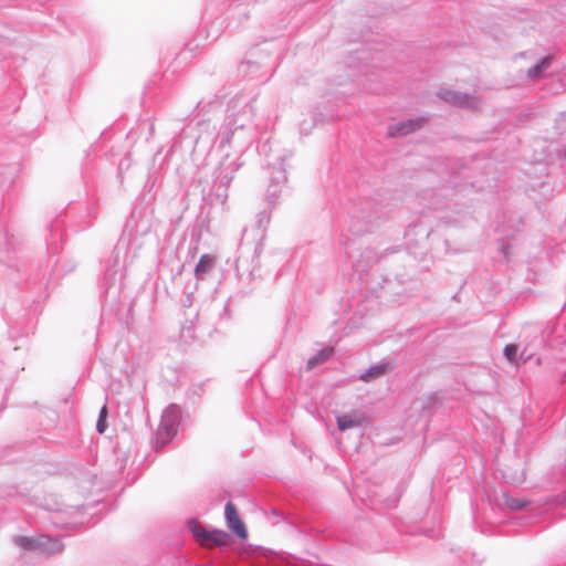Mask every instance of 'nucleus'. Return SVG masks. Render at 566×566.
Returning a JSON list of instances; mask_svg holds the SVG:
<instances>
[{
	"instance_id": "nucleus-46",
	"label": "nucleus",
	"mask_w": 566,
	"mask_h": 566,
	"mask_svg": "<svg viewBox=\"0 0 566 566\" xmlns=\"http://www.w3.org/2000/svg\"><path fill=\"white\" fill-rule=\"evenodd\" d=\"M135 135V132L134 130H130L128 132L126 135H125V138L128 139L130 137H133Z\"/></svg>"
},
{
	"instance_id": "nucleus-4",
	"label": "nucleus",
	"mask_w": 566,
	"mask_h": 566,
	"mask_svg": "<svg viewBox=\"0 0 566 566\" xmlns=\"http://www.w3.org/2000/svg\"><path fill=\"white\" fill-rule=\"evenodd\" d=\"M230 300L231 297H228L227 301L221 302L213 298L201 306L195 315L196 322L192 319L187 321L186 324L181 326V337L185 339H196L197 335L195 332L197 329L207 332V334L211 336V334L219 328L227 326L231 319V311L229 308Z\"/></svg>"
},
{
	"instance_id": "nucleus-12",
	"label": "nucleus",
	"mask_w": 566,
	"mask_h": 566,
	"mask_svg": "<svg viewBox=\"0 0 566 566\" xmlns=\"http://www.w3.org/2000/svg\"><path fill=\"white\" fill-rule=\"evenodd\" d=\"M438 97L446 103L463 108H476L479 99L468 93L441 88L438 92Z\"/></svg>"
},
{
	"instance_id": "nucleus-43",
	"label": "nucleus",
	"mask_w": 566,
	"mask_h": 566,
	"mask_svg": "<svg viewBox=\"0 0 566 566\" xmlns=\"http://www.w3.org/2000/svg\"><path fill=\"white\" fill-rule=\"evenodd\" d=\"M185 50H188V51H193V46H192V43L189 42V43H186L185 44Z\"/></svg>"
},
{
	"instance_id": "nucleus-7",
	"label": "nucleus",
	"mask_w": 566,
	"mask_h": 566,
	"mask_svg": "<svg viewBox=\"0 0 566 566\" xmlns=\"http://www.w3.org/2000/svg\"><path fill=\"white\" fill-rule=\"evenodd\" d=\"M181 408L176 403H170L163 411L161 419L156 430L151 443L156 452H160L177 436L178 427L181 423Z\"/></svg>"
},
{
	"instance_id": "nucleus-1",
	"label": "nucleus",
	"mask_w": 566,
	"mask_h": 566,
	"mask_svg": "<svg viewBox=\"0 0 566 566\" xmlns=\"http://www.w3.org/2000/svg\"><path fill=\"white\" fill-rule=\"evenodd\" d=\"M154 216L145 207H134L127 217L123 231L109 258L105 262V271L101 283L102 311H114L122 293L123 270L127 261L137 258L150 233Z\"/></svg>"
},
{
	"instance_id": "nucleus-19",
	"label": "nucleus",
	"mask_w": 566,
	"mask_h": 566,
	"mask_svg": "<svg viewBox=\"0 0 566 566\" xmlns=\"http://www.w3.org/2000/svg\"><path fill=\"white\" fill-rule=\"evenodd\" d=\"M421 199L428 200V202L423 205V208L428 210H439L447 207L440 191L436 189L423 190L421 192Z\"/></svg>"
},
{
	"instance_id": "nucleus-26",
	"label": "nucleus",
	"mask_w": 566,
	"mask_h": 566,
	"mask_svg": "<svg viewBox=\"0 0 566 566\" xmlns=\"http://www.w3.org/2000/svg\"><path fill=\"white\" fill-rule=\"evenodd\" d=\"M504 505L511 511H518L528 505V501L525 499L514 497L507 493L503 494Z\"/></svg>"
},
{
	"instance_id": "nucleus-8",
	"label": "nucleus",
	"mask_w": 566,
	"mask_h": 566,
	"mask_svg": "<svg viewBox=\"0 0 566 566\" xmlns=\"http://www.w3.org/2000/svg\"><path fill=\"white\" fill-rule=\"evenodd\" d=\"M281 36V20H277L276 22L265 20L263 23V33L259 35L258 41L249 50V56L258 57L260 53H265L266 56L275 53L280 56L283 53L280 42Z\"/></svg>"
},
{
	"instance_id": "nucleus-39",
	"label": "nucleus",
	"mask_w": 566,
	"mask_h": 566,
	"mask_svg": "<svg viewBox=\"0 0 566 566\" xmlns=\"http://www.w3.org/2000/svg\"><path fill=\"white\" fill-rule=\"evenodd\" d=\"M500 251H501V253L503 254L504 258L507 256V254H509V245L505 244V242L503 240H501V243H500Z\"/></svg>"
},
{
	"instance_id": "nucleus-48",
	"label": "nucleus",
	"mask_w": 566,
	"mask_h": 566,
	"mask_svg": "<svg viewBox=\"0 0 566 566\" xmlns=\"http://www.w3.org/2000/svg\"><path fill=\"white\" fill-rule=\"evenodd\" d=\"M158 157H159V153H157L155 156H154V163H156L158 160Z\"/></svg>"
},
{
	"instance_id": "nucleus-50",
	"label": "nucleus",
	"mask_w": 566,
	"mask_h": 566,
	"mask_svg": "<svg viewBox=\"0 0 566 566\" xmlns=\"http://www.w3.org/2000/svg\"><path fill=\"white\" fill-rule=\"evenodd\" d=\"M273 514H279V511L274 509Z\"/></svg>"
},
{
	"instance_id": "nucleus-31",
	"label": "nucleus",
	"mask_w": 566,
	"mask_h": 566,
	"mask_svg": "<svg viewBox=\"0 0 566 566\" xmlns=\"http://www.w3.org/2000/svg\"><path fill=\"white\" fill-rule=\"evenodd\" d=\"M417 230L423 234L424 239H428L430 237V230H428L421 223H413L407 228L405 233L406 238L410 241V237L415 234Z\"/></svg>"
},
{
	"instance_id": "nucleus-23",
	"label": "nucleus",
	"mask_w": 566,
	"mask_h": 566,
	"mask_svg": "<svg viewBox=\"0 0 566 566\" xmlns=\"http://www.w3.org/2000/svg\"><path fill=\"white\" fill-rule=\"evenodd\" d=\"M336 422H337L338 430L344 432L352 428L361 426L364 422V419L356 417V416L345 413V415L337 416Z\"/></svg>"
},
{
	"instance_id": "nucleus-16",
	"label": "nucleus",
	"mask_w": 566,
	"mask_h": 566,
	"mask_svg": "<svg viewBox=\"0 0 566 566\" xmlns=\"http://www.w3.org/2000/svg\"><path fill=\"white\" fill-rule=\"evenodd\" d=\"M217 265V258L213 254L205 253L200 256L195 266L197 281H205L212 276Z\"/></svg>"
},
{
	"instance_id": "nucleus-14",
	"label": "nucleus",
	"mask_w": 566,
	"mask_h": 566,
	"mask_svg": "<svg viewBox=\"0 0 566 566\" xmlns=\"http://www.w3.org/2000/svg\"><path fill=\"white\" fill-rule=\"evenodd\" d=\"M222 105V102L218 95H213L209 98H202L200 99L195 108L196 116L201 117L198 119L197 125L200 127L207 126L210 122V118H206V115L209 113L219 109Z\"/></svg>"
},
{
	"instance_id": "nucleus-34",
	"label": "nucleus",
	"mask_w": 566,
	"mask_h": 566,
	"mask_svg": "<svg viewBox=\"0 0 566 566\" xmlns=\"http://www.w3.org/2000/svg\"><path fill=\"white\" fill-rule=\"evenodd\" d=\"M82 178L87 187H90V188L96 187L97 181L95 180L94 176L87 168H85L82 171Z\"/></svg>"
},
{
	"instance_id": "nucleus-10",
	"label": "nucleus",
	"mask_w": 566,
	"mask_h": 566,
	"mask_svg": "<svg viewBox=\"0 0 566 566\" xmlns=\"http://www.w3.org/2000/svg\"><path fill=\"white\" fill-rule=\"evenodd\" d=\"M187 527L195 538L209 541L219 547L226 546L231 542L229 533L218 528H200V523L195 517L187 521Z\"/></svg>"
},
{
	"instance_id": "nucleus-41",
	"label": "nucleus",
	"mask_w": 566,
	"mask_h": 566,
	"mask_svg": "<svg viewBox=\"0 0 566 566\" xmlns=\"http://www.w3.org/2000/svg\"><path fill=\"white\" fill-rule=\"evenodd\" d=\"M106 155L109 156L111 158H113L117 155V153H115V150H114V146H112L109 148V150H107Z\"/></svg>"
},
{
	"instance_id": "nucleus-6",
	"label": "nucleus",
	"mask_w": 566,
	"mask_h": 566,
	"mask_svg": "<svg viewBox=\"0 0 566 566\" xmlns=\"http://www.w3.org/2000/svg\"><path fill=\"white\" fill-rule=\"evenodd\" d=\"M380 218L378 203L374 199H359L348 203L346 219L348 230L355 235L371 231L374 223Z\"/></svg>"
},
{
	"instance_id": "nucleus-11",
	"label": "nucleus",
	"mask_w": 566,
	"mask_h": 566,
	"mask_svg": "<svg viewBox=\"0 0 566 566\" xmlns=\"http://www.w3.org/2000/svg\"><path fill=\"white\" fill-rule=\"evenodd\" d=\"M224 517L228 528L239 539L245 541L248 538V530L240 517L239 511L234 503L228 501L224 505Z\"/></svg>"
},
{
	"instance_id": "nucleus-24",
	"label": "nucleus",
	"mask_w": 566,
	"mask_h": 566,
	"mask_svg": "<svg viewBox=\"0 0 566 566\" xmlns=\"http://www.w3.org/2000/svg\"><path fill=\"white\" fill-rule=\"evenodd\" d=\"M334 353L333 347H324L311 356L306 361V369L311 370L316 366L325 363Z\"/></svg>"
},
{
	"instance_id": "nucleus-49",
	"label": "nucleus",
	"mask_w": 566,
	"mask_h": 566,
	"mask_svg": "<svg viewBox=\"0 0 566 566\" xmlns=\"http://www.w3.org/2000/svg\"><path fill=\"white\" fill-rule=\"evenodd\" d=\"M122 138H123V135H122V134H119V135L117 136V139H118V140H120Z\"/></svg>"
},
{
	"instance_id": "nucleus-5",
	"label": "nucleus",
	"mask_w": 566,
	"mask_h": 566,
	"mask_svg": "<svg viewBox=\"0 0 566 566\" xmlns=\"http://www.w3.org/2000/svg\"><path fill=\"white\" fill-rule=\"evenodd\" d=\"M243 166L239 158L232 159L226 154L213 172L212 185L202 199L208 205H226L229 197V187L234 179L235 172Z\"/></svg>"
},
{
	"instance_id": "nucleus-44",
	"label": "nucleus",
	"mask_w": 566,
	"mask_h": 566,
	"mask_svg": "<svg viewBox=\"0 0 566 566\" xmlns=\"http://www.w3.org/2000/svg\"><path fill=\"white\" fill-rule=\"evenodd\" d=\"M167 159H168V154H167V155H165V156L161 158L160 164H159V168H161V167H163V165L167 161Z\"/></svg>"
},
{
	"instance_id": "nucleus-53",
	"label": "nucleus",
	"mask_w": 566,
	"mask_h": 566,
	"mask_svg": "<svg viewBox=\"0 0 566 566\" xmlns=\"http://www.w3.org/2000/svg\"><path fill=\"white\" fill-rule=\"evenodd\" d=\"M287 555H289V554H287V553L285 552V553H284V556H285V560L287 559Z\"/></svg>"
},
{
	"instance_id": "nucleus-35",
	"label": "nucleus",
	"mask_w": 566,
	"mask_h": 566,
	"mask_svg": "<svg viewBox=\"0 0 566 566\" xmlns=\"http://www.w3.org/2000/svg\"><path fill=\"white\" fill-rule=\"evenodd\" d=\"M145 127L147 128V132L144 134V138L145 140H148L154 135L155 125L151 122L145 120L139 125L138 129L142 130Z\"/></svg>"
},
{
	"instance_id": "nucleus-17",
	"label": "nucleus",
	"mask_w": 566,
	"mask_h": 566,
	"mask_svg": "<svg viewBox=\"0 0 566 566\" xmlns=\"http://www.w3.org/2000/svg\"><path fill=\"white\" fill-rule=\"evenodd\" d=\"M392 367L394 366L388 360L382 359L378 364L370 366L363 374H360L359 379L365 382H371L382 377L386 373L391 370Z\"/></svg>"
},
{
	"instance_id": "nucleus-22",
	"label": "nucleus",
	"mask_w": 566,
	"mask_h": 566,
	"mask_svg": "<svg viewBox=\"0 0 566 566\" xmlns=\"http://www.w3.org/2000/svg\"><path fill=\"white\" fill-rule=\"evenodd\" d=\"M553 61L552 55H545L538 59V61L527 70V76L531 80H535L537 77H541L542 74L549 67L551 63Z\"/></svg>"
},
{
	"instance_id": "nucleus-25",
	"label": "nucleus",
	"mask_w": 566,
	"mask_h": 566,
	"mask_svg": "<svg viewBox=\"0 0 566 566\" xmlns=\"http://www.w3.org/2000/svg\"><path fill=\"white\" fill-rule=\"evenodd\" d=\"M15 543L25 551H39L41 545V536H17Z\"/></svg>"
},
{
	"instance_id": "nucleus-18",
	"label": "nucleus",
	"mask_w": 566,
	"mask_h": 566,
	"mask_svg": "<svg viewBox=\"0 0 566 566\" xmlns=\"http://www.w3.org/2000/svg\"><path fill=\"white\" fill-rule=\"evenodd\" d=\"M50 239L46 244L53 253L57 252V245L64 240V232L60 218H55L49 224Z\"/></svg>"
},
{
	"instance_id": "nucleus-37",
	"label": "nucleus",
	"mask_w": 566,
	"mask_h": 566,
	"mask_svg": "<svg viewBox=\"0 0 566 566\" xmlns=\"http://www.w3.org/2000/svg\"><path fill=\"white\" fill-rule=\"evenodd\" d=\"M159 176L157 175V171H154V172H150L149 176H148V179H147V182L146 185L150 187V189L157 184L159 182Z\"/></svg>"
},
{
	"instance_id": "nucleus-47",
	"label": "nucleus",
	"mask_w": 566,
	"mask_h": 566,
	"mask_svg": "<svg viewBox=\"0 0 566 566\" xmlns=\"http://www.w3.org/2000/svg\"><path fill=\"white\" fill-rule=\"evenodd\" d=\"M74 207L70 206L66 210V214L67 216H71L72 211H73Z\"/></svg>"
},
{
	"instance_id": "nucleus-32",
	"label": "nucleus",
	"mask_w": 566,
	"mask_h": 566,
	"mask_svg": "<svg viewBox=\"0 0 566 566\" xmlns=\"http://www.w3.org/2000/svg\"><path fill=\"white\" fill-rule=\"evenodd\" d=\"M132 158L128 154H126L119 161L117 167V176L123 180L124 174L132 166Z\"/></svg>"
},
{
	"instance_id": "nucleus-27",
	"label": "nucleus",
	"mask_w": 566,
	"mask_h": 566,
	"mask_svg": "<svg viewBox=\"0 0 566 566\" xmlns=\"http://www.w3.org/2000/svg\"><path fill=\"white\" fill-rule=\"evenodd\" d=\"M274 210H270L268 206H265L258 214H256V228L262 232L266 230L271 222V216Z\"/></svg>"
},
{
	"instance_id": "nucleus-52",
	"label": "nucleus",
	"mask_w": 566,
	"mask_h": 566,
	"mask_svg": "<svg viewBox=\"0 0 566 566\" xmlns=\"http://www.w3.org/2000/svg\"><path fill=\"white\" fill-rule=\"evenodd\" d=\"M564 158L566 159V147H565V150H564Z\"/></svg>"
},
{
	"instance_id": "nucleus-51",
	"label": "nucleus",
	"mask_w": 566,
	"mask_h": 566,
	"mask_svg": "<svg viewBox=\"0 0 566 566\" xmlns=\"http://www.w3.org/2000/svg\"><path fill=\"white\" fill-rule=\"evenodd\" d=\"M536 361H537V364H541V358H539V357H537V358H536Z\"/></svg>"
},
{
	"instance_id": "nucleus-15",
	"label": "nucleus",
	"mask_w": 566,
	"mask_h": 566,
	"mask_svg": "<svg viewBox=\"0 0 566 566\" xmlns=\"http://www.w3.org/2000/svg\"><path fill=\"white\" fill-rule=\"evenodd\" d=\"M424 117H416V118H409L406 120H401L399 123L392 124L388 126V135L390 137H402L407 136L419 128H421L422 124L424 123Z\"/></svg>"
},
{
	"instance_id": "nucleus-21",
	"label": "nucleus",
	"mask_w": 566,
	"mask_h": 566,
	"mask_svg": "<svg viewBox=\"0 0 566 566\" xmlns=\"http://www.w3.org/2000/svg\"><path fill=\"white\" fill-rule=\"evenodd\" d=\"M64 544L59 537L41 536L40 552L46 555H53L62 552Z\"/></svg>"
},
{
	"instance_id": "nucleus-3",
	"label": "nucleus",
	"mask_w": 566,
	"mask_h": 566,
	"mask_svg": "<svg viewBox=\"0 0 566 566\" xmlns=\"http://www.w3.org/2000/svg\"><path fill=\"white\" fill-rule=\"evenodd\" d=\"M272 146L271 140L261 146V154L265 156L262 165L263 202L270 210H277L283 202V154L280 148L274 151Z\"/></svg>"
},
{
	"instance_id": "nucleus-33",
	"label": "nucleus",
	"mask_w": 566,
	"mask_h": 566,
	"mask_svg": "<svg viewBox=\"0 0 566 566\" xmlns=\"http://www.w3.org/2000/svg\"><path fill=\"white\" fill-rule=\"evenodd\" d=\"M517 353L518 347L515 344H507L503 349V355L510 363H515L517 360Z\"/></svg>"
},
{
	"instance_id": "nucleus-28",
	"label": "nucleus",
	"mask_w": 566,
	"mask_h": 566,
	"mask_svg": "<svg viewBox=\"0 0 566 566\" xmlns=\"http://www.w3.org/2000/svg\"><path fill=\"white\" fill-rule=\"evenodd\" d=\"M107 417H108V408H107L106 405H104L99 409L98 417H97V420H96V431L99 434L105 433V431L108 428Z\"/></svg>"
},
{
	"instance_id": "nucleus-36",
	"label": "nucleus",
	"mask_w": 566,
	"mask_h": 566,
	"mask_svg": "<svg viewBox=\"0 0 566 566\" xmlns=\"http://www.w3.org/2000/svg\"><path fill=\"white\" fill-rule=\"evenodd\" d=\"M439 401V392H431L427 396L424 409H431Z\"/></svg>"
},
{
	"instance_id": "nucleus-9",
	"label": "nucleus",
	"mask_w": 566,
	"mask_h": 566,
	"mask_svg": "<svg viewBox=\"0 0 566 566\" xmlns=\"http://www.w3.org/2000/svg\"><path fill=\"white\" fill-rule=\"evenodd\" d=\"M355 241L347 239L344 242L345 245V254L352 261V268L355 273L361 277L364 274L368 273V270L378 262L377 253L369 248H366L359 254L355 251Z\"/></svg>"
},
{
	"instance_id": "nucleus-30",
	"label": "nucleus",
	"mask_w": 566,
	"mask_h": 566,
	"mask_svg": "<svg viewBox=\"0 0 566 566\" xmlns=\"http://www.w3.org/2000/svg\"><path fill=\"white\" fill-rule=\"evenodd\" d=\"M209 382V379L207 380H203V381H200L198 384H192L189 388V396L190 398L192 399V401L195 402V398L196 399H200L203 391H205V387L206 385Z\"/></svg>"
},
{
	"instance_id": "nucleus-38",
	"label": "nucleus",
	"mask_w": 566,
	"mask_h": 566,
	"mask_svg": "<svg viewBox=\"0 0 566 566\" xmlns=\"http://www.w3.org/2000/svg\"><path fill=\"white\" fill-rule=\"evenodd\" d=\"M191 305H192V293L186 295V297L182 300L184 307H190Z\"/></svg>"
},
{
	"instance_id": "nucleus-20",
	"label": "nucleus",
	"mask_w": 566,
	"mask_h": 566,
	"mask_svg": "<svg viewBox=\"0 0 566 566\" xmlns=\"http://www.w3.org/2000/svg\"><path fill=\"white\" fill-rule=\"evenodd\" d=\"M264 66L265 64L260 61L245 59L240 63L239 72L250 78H261L262 76L259 74V71Z\"/></svg>"
},
{
	"instance_id": "nucleus-40",
	"label": "nucleus",
	"mask_w": 566,
	"mask_h": 566,
	"mask_svg": "<svg viewBox=\"0 0 566 566\" xmlns=\"http://www.w3.org/2000/svg\"><path fill=\"white\" fill-rule=\"evenodd\" d=\"M517 358L521 359L523 363H526L532 358V354H527L526 350L524 349L523 352H521Z\"/></svg>"
},
{
	"instance_id": "nucleus-2",
	"label": "nucleus",
	"mask_w": 566,
	"mask_h": 566,
	"mask_svg": "<svg viewBox=\"0 0 566 566\" xmlns=\"http://www.w3.org/2000/svg\"><path fill=\"white\" fill-rule=\"evenodd\" d=\"M249 120L250 117L244 111L243 113L227 115L216 136L200 134L195 138L193 136H188L186 130H182L174 139L171 150H175L178 146L182 148L184 144L188 143L189 147H191V153H195L196 148L203 143L207 149L214 143H218L220 149L229 146L233 147L237 153H242L252 142V127L249 125Z\"/></svg>"
},
{
	"instance_id": "nucleus-42",
	"label": "nucleus",
	"mask_w": 566,
	"mask_h": 566,
	"mask_svg": "<svg viewBox=\"0 0 566 566\" xmlns=\"http://www.w3.org/2000/svg\"><path fill=\"white\" fill-rule=\"evenodd\" d=\"M284 521H285V525H289V526H291V527H293V528H294V525H293V523H292V522H290V518H289V515H287V513H285V517H284Z\"/></svg>"
},
{
	"instance_id": "nucleus-45",
	"label": "nucleus",
	"mask_w": 566,
	"mask_h": 566,
	"mask_svg": "<svg viewBox=\"0 0 566 566\" xmlns=\"http://www.w3.org/2000/svg\"><path fill=\"white\" fill-rule=\"evenodd\" d=\"M260 549L264 553V556H266V557H268V553L273 555V553L271 551H268L264 547H260Z\"/></svg>"
},
{
	"instance_id": "nucleus-13",
	"label": "nucleus",
	"mask_w": 566,
	"mask_h": 566,
	"mask_svg": "<svg viewBox=\"0 0 566 566\" xmlns=\"http://www.w3.org/2000/svg\"><path fill=\"white\" fill-rule=\"evenodd\" d=\"M210 220L208 216L199 214L195 221L187 228L186 235H189V249L196 251L202 239L203 233L209 232Z\"/></svg>"
},
{
	"instance_id": "nucleus-29",
	"label": "nucleus",
	"mask_w": 566,
	"mask_h": 566,
	"mask_svg": "<svg viewBox=\"0 0 566 566\" xmlns=\"http://www.w3.org/2000/svg\"><path fill=\"white\" fill-rule=\"evenodd\" d=\"M96 216H97L96 208L94 206L85 205V207H84V216L81 217L78 222L84 226L83 228H85L86 226H88L91 223V221L93 219L96 218Z\"/></svg>"
}]
</instances>
